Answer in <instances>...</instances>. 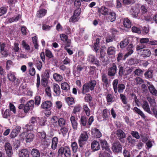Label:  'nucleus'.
<instances>
[{
  "mask_svg": "<svg viewBox=\"0 0 157 157\" xmlns=\"http://www.w3.org/2000/svg\"><path fill=\"white\" fill-rule=\"evenodd\" d=\"M123 24L124 27L127 28H130L131 26V22L127 18H125L124 19Z\"/></svg>",
  "mask_w": 157,
  "mask_h": 157,
  "instance_id": "27",
  "label": "nucleus"
},
{
  "mask_svg": "<svg viewBox=\"0 0 157 157\" xmlns=\"http://www.w3.org/2000/svg\"><path fill=\"white\" fill-rule=\"evenodd\" d=\"M31 154L33 157H39L40 153L37 149H33L31 151Z\"/></svg>",
  "mask_w": 157,
  "mask_h": 157,
  "instance_id": "38",
  "label": "nucleus"
},
{
  "mask_svg": "<svg viewBox=\"0 0 157 157\" xmlns=\"http://www.w3.org/2000/svg\"><path fill=\"white\" fill-rule=\"evenodd\" d=\"M79 19L78 16H76L73 14L70 19V21L75 22L78 21Z\"/></svg>",
  "mask_w": 157,
  "mask_h": 157,
  "instance_id": "56",
  "label": "nucleus"
},
{
  "mask_svg": "<svg viewBox=\"0 0 157 157\" xmlns=\"http://www.w3.org/2000/svg\"><path fill=\"white\" fill-rule=\"evenodd\" d=\"M101 40V37L98 38L96 39V42L94 44V48L95 52H98L99 48V44L100 43V40Z\"/></svg>",
  "mask_w": 157,
  "mask_h": 157,
  "instance_id": "28",
  "label": "nucleus"
},
{
  "mask_svg": "<svg viewBox=\"0 0 157 157\" xmlns=\"http://www.w3.org/2000/svg\"><path fill=\"white\" fill-rule=\"evenodd\" d=\"M61 128L60 129V131L63 136H64L67 133L68 129L67 128L65 127V126L61 127Z\"/></svg>",
  "mask_w": 157,
  "mask_h": 157,
  "instance_id": "60",
  "label": "nucleus"
},
{
  "mask_svg": "<svg viewBox=\"0 0 157 157\" xmlns=\"http://www.w3.org/2000/svg\"><path fill=\"white\" fill-rule=\"evenodd\" d=\"M80 106L79 105L75 106L73 109V113L74 114H76L77 113L79 112L80 111Z\"/></svg>",
  "mask_w": 157,
  "mask_h": 157,
  "instance_id": "62",
  "label": "nucleus"
},
{
  "mask_svg": "<svg viewBox=\"0 0 157 157\" xmlns=\"http://www.w3.org/2000/svg\"><path fill=\"white\" fill-rule=\"evenodd\" d=\"M101 80L103 82L105 83L107 86L108 83V80L107 75L104 73L102 74Z\"/></svg>",
  "mask_w": 157,
  "mask_h": 157,
  "instance_id": "42",
  "label": "nucleus"
},
{
  "mask_svg": "<svg viewBox=\"0 0 157 157\" xmlns=\"http://www.w3.org/2000/svg\"><path fill=\"white\" fill-rule=\"evenodd\" d=\"M53 89L54 92L57 95H59L60 94V87L57 84L55 83L53 84Z\"/></svg>",
  "mask_w": 157,
  "mask_h": 157,
  "instance_id": "26",
  "label": "nucleus"
},
{
  "mask_svg": "<svg viewBox=\"0 0 157 157\" xmlns=\"http://www.w3.org/2000/svg\"><path fill=\"white\" fill-rule=\"evenodd\" d=\"M119 82L118 79L113 80L112 82L113 89L115 93H117V91L119 93H122L125 89V85L123 84H120L118 85Z\"/></svg>",
  "mask_w": 157,
  "mask_h": 157,
  "instance_id": "2",
  "label": "nucleus"
},
{
  "mask_svg": "<svg viewBox=\"0 0 157 157\" xmlns=\"http://www.w3.org/2000/svg\"><path fill=\"white\" fill-rule=\"evenodd\" d=\"M115 53V48L113 46L109 47L107 49V53L109 55H113Z\"/></svg>",
  "mask_w": 157,
  "mask_h": 157,
  "instance_id": "33",
  "label": "nucleus"
},
{
  "mask_svg": "<svg viewBox=\"0 0 157 157\" xmlns=\"http://www.w3.org/2000/svg\"><path fill=\"white\" fill-rule=\"evenodd\" d=\"M150 92L153 95H157V90L155 89L153 86H148V87Z\"/></svg>",
  "mask_w": 157,
  "mask_h": 157,
  "instance_id": "37",
  "label": "nucleus"
},
{
  "mask_svg": "<svg viewBox=\"0 0 157 157\" xmlns=\"http://www.w3.org/2000/svg\"><path fill=\"white\" fill-rule=\"evenodd\" d=\"M133 45L132 44H130L127 48V52L124 56V59H125L128 56L131 55L133 52V50L132 49Z\"/></svg>",
  "mask_w": 157,
  "mask_h": 157,
  "instance_id": "14",
  "label": "nucleus"
},
{
  "mask_svg": "<svg viewBox=\"0 0 157 157\" xmlns=\"http://www.w3.org/2000/svg\"><path fill=\"white\" fill-rule=\"evenodd\" d=\"M58 154L59 156L64 155L66 157H71V155L70 147L67 146L61 147L58 151Z\"/></svg>",
  "mask_w": 157,
  "mask_h": 157,
  "instance_id": "3",
  "label": "nucleus"
},
{
  "mask_svg": "<svg viewBox=\"0 0 157 157\" xmlns=\"http://www.w3.org/2000/svg\"><path fill=\"white\" fill-rule=\"evenodd\" d=\"M102 114L104 120H107L108 119L109 115V111L107 109H105L103 110Z\"/></svg>",
  "mask_w": 157,
  "mask_h": 157,
  "instance_id": "29",
  "label": "nucleus"
},
{
  "mask_svg": "<svg viewBox=\"0 0 157 157\" xmlns=\"http://www.w3.org/2000/svg\"><path fill=\"white\" fill-rule=\"evenodd\" d=\"M2 117L4 118H7L10 116V111L9 109H6L3 113H2Z\"/></svg>",
  "mask_w": 157,
  "mask_h": 157,
  "instance_id": "46",
  "label": "nucleus"
},
{
  "mask_svg": "<svg viewBox=\"0 0 157 157\" xmlns=\"http://www.w3.org/2000/svg\"><path fill=\"white\" fill-rule=\"evenodd\" d=\"M77 119L75 118L74 116L71 115L70 118V120L74 129H76L78 125Z\"/></svg>",
  "mask_w": 157,
  "mask_h": 157,
  "instance_id": "16",
  "label": "nucleus"
},
{
  "mask_svg": "<svg viewBox=\"0 0 157 157\" xmlns=\"http://www.w3.org/2000/svg\"><path fill=\"white\" fill-rule=\"evenodd\" d=\"M96 84V82L94 80H92L89 82L85 83L82 86V93L85 94L88 92L90 90H93Z\"/></svg>",
  "mask_w": 157,
  "mask_h": 157,
  "instance_id": "1",
  "label": "nucleus"
},
{
  "mask_svg": "<svg viewBox=\"0 0 157 157\" xmlns=\"http://www.w3.org/2000/svg\"><path fill=\"white\" fill-rule=\"evenodd\" d=\"M135 80L136 85H140L144 82V80L139 77L136 78Z\"/></svg>",
  "mask_w": 157,
  "mask_h": 157,
  "instance_id": "50",
  "label": "nucleus"
},
{
  "mask_svg": "<svg viewBox=\"0 0 157 157\" xmlns=\"http://www.w3.org/2000/svg\"><path fill=\"white\" fill-rule=\"evenodd\" d=\"M106 98L108 102H112L114 101V97L113 94H107Z\"/></svg>",
  "mask_w": 157,
  "mask_h": 157,
  "instance_id": "36",
  "label": "nucleus"
},
{
  "mask_svg": "<svg viewBox=\"0 0 157 157\" xmlns=\"http://www.w3.org/2000/svg\"><path fill=\"white\" fill-rule=\"evenodd\" d=\"M9 107L10 110L12 111L14 114L16 113V108L13 104L10 103L9 104Z\"/></svg>",
  "mask_w": 157,
  "mask_h": 157,
  "instance_id": "61",
  "label": "nucleus"
},
{
  "mask_svg": "<svg viewBox=\"0 0 157 157\" xmlns=\"http://www.w3.org/2000/svg\"><path fill=\"white\" fill-rule=\"evenodd\" d=\"M129 41L128 39L126 38L123 41H121L120 44V47L123 48L125 47L128 44Z\"/></svg>",
  "mask_w": 157,
  "mask_h": 157,
  "instance_id": "34",
  "label": "nucleus"
},
{
  "mask_svg": "<svg viewBox=\"0 0 157 157\" xmlns=\"http://www.w3.org/2000/svg\"><path fill=\"white\" fill-rule=\"evenodd\" d=\"M147 100L151 105H155L156 104L155 100L151 97H147Z\"/></svg>",
  "mask_w": 157,
  "mask_h": 157,
  "instance_id": "51",
  "label": "nucleus"
},
{
  "mask_svg": "<svg viewBox=\"0 0 157 157\" xmlns=\"http://www.w3.org/2000/svg\"><path fill=\"white\" fill-rule=\"evenodd\" d=\"M21 15L19 14L17 16H14L10 18L8 20V21L10 23L15 21H17L21 18Z\"/></svg>",
  "mask_w": 157,
  "mask_h": 157,
  "instance_id": "30",
  "label": "nucleus"
},
{
  "mask_svg": "<svg viewBox=\"0 0 157 157\" xmlns=\"http://www.w3.org/2000/svg\"><path fill=\"white\" fill-rule=\"evenodd\" d=\"M141 55L144 57H147L150 56L151 52L149 49H144L140 51Z\"/></svg>",
  "mask_w": 157,
  "mask_h": 157,
  "instance_id": "15",
  "label": "nucleus"
},
{
  "mask_svg": "<svg viewBox=\"0 0 157 157\" xmlns=\"http://www.w3.org/2000/svg\"><path fill=\"white\" fill-rule=\"evenodd\" d=\"M152 71H148L144 74L145 77L147 78H151L153 77Z\"/></svg>",
  "mask_w": 157,
  "mask_h": 157,
  "instance_id": "45",
  "label": "nucleus"
},
{
  "mask_svg": "<svg viewBox=\"0 0 157 157\" xmlns=\"http://www.w3.org/2000/svg\"><path fill=\"white\" fill-rule=\"evenodd\" d=\"M47 12V10L41 9L38 10L36 13V16L39 18H40L44 16Z\"/></svg>",
  "mask_w": 157,
  "mask_h": 157,
  "instance_id": "18",
  "label": "nucleus"
},
{
  "mask_svg": "<svg viewBox=\"0 0 157 157\" xmlns=\"http://www.w3.org/2000/svg\"><path fill=\"white\" fill-rule=\"evenodd\" d=\"M58 142V138L56 137H54L52 139L51 148L53 150H55L57 146Z\"/></svg>",
  "mask_w": 157,
  "mask_h": 157,
  "instance_id": "25",
  "label": "nucleus"
},
{
  "mask_svg": "<svg viewBox=\"0 0 157 157\" xmlns=\"http://www.w3.org/2000/svg\"><path fill=\"white\" fill-rule=\"evenodd\" d=\"M134 109L137 113L139 114L143 118L145 119L146 118V116L144 114L140 109L136 107H135L134 108Z\"/></svg>",
  "mask_w": 157,
  "mask_h": 157,
  "instance_id": "35",
  "label": "nucleus"
},
{
  "mask_svg": "<svg viewBox=\"0 0 157 157\" xmlns=\"http://www.w3.org/2000/svg\"><path fill=\"white\" fill-rule=\"evenodd\" d=\"M83 110L86 114L88 116H89L91 112L90 110L88 108L87 105H83Z\"/></svg>",
  "mask_w": 157,
  "mask_h": 157,
  "instance_id": "41",
  "label": "nucleus"
},
{
  "mask_svg": "<svg viewBox=\"0 0 157 157\" xmlns=\"http://www.w3.org/2000/svg\"><path fill=\"white\" fill-rule=\"evenodd\" d=\"M92 134L94 136L98 138H100L101 136V133L99 129L96 128L92 129Z\"/></svg>",
  "mask_w": 157,
  "mask_h": 157,
  "instance_id": "19",
  "label": "nucleus"
},
{
  "mask_svg": "<svg viewBox=\"0 0 157 157\" xmlns=\"http://www.w3.org/2000/svg\"><path fill=\"white\" fill-rule=\"evenodd\" d=\"M34 128V127L29 123L28 124L25 125L23 128L26 131H29L32 130Z\"/></svg>",
  "mask_w": 157,
  "mask_h": 157,
  "instance_id": "44",
  "label": "nucleus"
},
{
  "mask_svg": "<svg viewBox=\"0 0 157 157\" xmlns=\"http://www.w3.org/2000/svg\"><path fill=\"white\" fill-rule=\"evenodd\" d=\"M45 55L46 56L49 58H52L53 57L52 52L48 49L46 50L45 51Z\"/></svg>",
  "mask_w": 157,
  "mask_h": 157,
  "instance_id": "63",
  "label": "nucleus"
},
{
  "mask_svg": "<svg viewBox=\"0 0 157 157\" xmlns=\"http://www.w3.org/2000/svg\"><path fill=\"white\" fill-rule=\"evenodd\" d=\"M108 16L106 17V19L108 21L113 22L114 21L116 18V15L113 11L109 12Z\"/></svg>",
  "mask_w": 157,
  "mask_h": 157,
  "instance_id": "10",
  "label": "nucleus"
},
{
  "mask_svg": "<svg viewBox=\"0 0 157 157\" xmlns=\"http://www.w3.org/2000/svg\"><path fill=\"white\" fill-rule=\"evenodd\" d=\"M66 101L69 105H72L74 103V100L72 97H67L66 99Z\"/></svg>",
  "mask_w": 157,
  "mask_h": 157,
  "instance_id": "48",
  "label": "nucleus"
},
{
  "mask_svg": "<svg viewBox=\"0 0 157 157\" xmlns=\"http://www.w3.org/2000/svg\"><path fill=\"white\" fill-rule=\"evenodd\" d=\"M141 105L142 107L145 111L149 114L151 113V111L150 109V106L146 101L143 100Z\"/></svg>",
  "mask_w": 157,
  "mask_h": 157,
  "instance_id": "8",
  "label": "nucleus"
},
{
  "mask_svg": "<svg viewBox=\"0 0 157 157\" xmlns=\"http://www.w3.org/2000/svg\"><path fill=\"white\" fill-rule=\"evenodd\" d=\"M112 151L114 152H119L122 150V147L120 143L118 141L115 142L112 145Z\"/></svg>",
  "mask_w": 157,
  "mask_h": 157,
  "instance_id": "5",
  "label": "nucleus"
},
{
  "mask_svg": "<svg viewBox=\"0 0 157 157\" xmlns=\"http://www.w3.org/2000/svg\"><path fill=\"white\" fill-rule=\"evenodd\" d=\"M7 77L11 81H18V79L16 78L14 74L12 72H10L7 75Z\"/></svg>",
  "mask_w": 157,
  "mask_h": 157,
  "instance_id": "39",
  "label": "nucleus"
},
{
  "mask_svg": "<svg viewBox=\"0 0 157 157\" xmlns=\"http://www.w3.org/2000/svg\"><path fill=\"white\" fill-rule=\"evenodd\" d=\"M34 102L33 100H30L26 104L31 109H33V107Z\"/></svg>",
  "mask_w": 157,
  "mask_h": 157,
  "instance_id": "57",
  "label": "nucleus"
},
{
  "mask_svg": "<svg viewBox=\"0 0 157 157\" xmlns=\"http://www.w3.org/2000/svg\"><path fill=\"white\" fill-rule=\"evenodd\" d=\"M88 138V135L86 132L83 131L81 133L78 140V144L80 147H83Z\"/></svg>",
  "mask_w": 157,
  "mask_h": 157,
  "instance_id": "4",
  "label": "nucleus"
},
{
  "mask_svg": "<svg viewBox=\"0 0 157 157\" xmlns=\"http://www.w3.org/2000/svg\"><path fill=\"white\" fill-rule=\"evenodd\" d=\"M53 77L54 79L57 82H60L63 79L62 76L56 73L53 75Z\"/></svg>",
  "mask_w": 157,
  "mask_h": 157,
  "instance_id": "32",
  "label": "nucleus"
},
{
  "mask_svg": "<svg viewBox=\"0 0 157 157\" xmlns=\"http://www.w3.org/2000/svg\"><path fill=\"white\" fill-rule=\"evenodd\" d=\"M117 71V67L114 63H113L111 67L109 68L108 70V75L110 76L115 75Z\"/></svg>",
  "mask_w": 157,
  "mask_h": 157,
  "instance_id": "6",
  "label": "nucleus"
},
{
  "mask_svg": "<svg viewBox=\"0 0 157 157\" xmlns=\"http://www.w3.org/2000/svg\"><path fill=\"white\" fill-rule=\"evenodd\" d=\"M98 12L100 14L105 16L107 15L109 13L108 9L105 6H101L99 8Z\"/></svg>",
  "mask_w": 157,
  "mask_h": 157,
  "instance_id": "12",
  "label": "nucleus"
},
{
  "mask_svg": "<svg viewBox=\"0 0 157 157\" xmlns=\"http://www.w3.org/2000/svg\"><path fill=\"white\" fill-rule=\"evenodd\" d=\"M7 11V9L5 7H2L0 8V16L5 14Z\"/></svg>",
  "mask_w": 157,
  "mask_h": 157,
  "instance_id": "55",
  "label": "nucleus"
},
{
  "mask_svg": "<svg viewBox=\"0 0 157 157\" xmlns=\"http://www.w3.org/2000/svg\"><path fill=\"white\" fill-rule=\"evenodd\" d=\"M32 39L35 48L37 49L38 47V45L37 43V39L36 36H35L32 37Z\"/></svg>",
  "mask_w": 157,
  "mask_h": 157,
  "instance_id": "54",
  "label": "nucleus"
},
{
  "mask_svg": "<svg viewBox=\"0 0 157 157\" xmlns=\"http://www.w3.org/2000/svg\"><path fill=\"white\" fill-rule=\"evenodd\" d=\"M5 44L4 43H0V53L2 57H6L9 55L8 50L5 49Z\"/></svg>",
  "mask_w": 157,
  "mask_h": 157,
  "instance_id": "9",
  "label": "nucleus"
},
{
  "mask_svg": "<svg viewBox=\"0 0 157 157\" xmlns=\"http://www.w3.org/2000/svg\"><path fill=\"white\" fill-rule=\"evenodd\" d=\"M47 120L45 117H42L39 119L38 122L40 125L41 126H44L45 124V122Z\"/></svg>",
  "mask_w": 157,
  "mask_h": 157,
  "instance_id": "49",
  "label": "nucleus"
},
{
  "mask_svg": "<svg viewBox=\"0 0 157 157\" xmlns=\"http://www.w3.org/2000/svg\"><path fill=\"white\" fill-rule=\"evenodd\" d=\"M66 124V121L64 119L61 118L58 120V124L60 127L65 126Z\"/></svg>",
  "mask_w": 157,
  "mask_h": 157,
  "instance_id": "31",
  "label": "nucleus"
},
{
  "mask_svg": "<svg viewBox=\"0 0 157 157\" xmlns=\"http://www.w3.org/2000/svg\"><path fill=\"white\" fill-rule=\"evenodd\" d=\"M36 117H33L31 118V119L29 122L34 127L35 124L36 123Z\"/></svg>",
  "mask_w": 157,
  "mask_h": 157,
  "instance_id": "58",
  "label": "nucleus"
},
{
  "mask_svg": "<svg viewBox=\"0 0 157 157\" xmlns=\"http://www.w3.org/2000/svg\"><path fill=\"white\" fill-rule=\"evenodd\" d=\"M71 147L74 152H75L77 151L78 148V146L76 142H73L72 143Z\"/></svg>",
  "mask_w": 157,
  "mask_h": 157,
  "instance_id": "52",
  "label": "nucleus"
},
{
  "mask_svg": "<svg viewBox=\"0 0 157 157\" xmlns=\"http://www.w3.org/2000/svg\"><path fill=\"white\" fill-rule=\"evenodd\" d=\"M35 63L36 65L37 69L39 71H40L42 67V63L41 61L39 60H36L35 61Z\"/></svg>",
  "mask_w": 157,
  "mask_h": 157,
  "instance_id": "43",
  "label": "nucleus"
},
{
  "mask_svg": "<svg viewBox=\"0 0 157 157\" xmlns=\"http://www.w3.org/2000/svg\"><path fill=\"white\" fill-rule=\"evenodd\" d=\"M112 152L110 149L109 151H106L100 153L99 154V157H111Z\"/></svg>",
  "mask_w": 157,
  "mask_h": 157,
  "instance_id": "20",
  "label": "nucleus"
},
{
  "mask_svg": "<svg viewBox=\"0 0 157 157\" xmlns=\"http://www.w3.org/2000/svg\"><path fill=\"white\" fill-rule=\"evenodd\" d=\"M5 149L7 156L11 157L13 154L12 147L10 143L7 142L4 145Z\"/></svg>",
  "mask_w": 157,
  "mask_h": 157,
  "instance_id": "7",
  "label": "nucleus"
},
{
  "mask_svg": "<svg viewBox=\"0 0 157 157\" xmlns=\"http://www.w3.org/2000/svg\"><path fill=\"white\" fill-rule=\"evenodd\" d=\"M131 9L133 12L132 13V15L134 16V17H136L139 12V10L137 8L134 7H132Z\"/></svg>",
  "mask_w": 157,
  "mask_h": 157,
  "instance_id": "47",
  "label": "nucleus"
},
{
  "mask_svg": "<svg viewBox=\"0 0 157 157\" xmlns=\"http://www.w3.org/2000/svg\"><path fill=\"white\" fill-rule=\"evenodd\" d=\"M29 153L26 149H23L19 152V155L20 157H28Z\"/></svg>",
  "mask_w": 157,
  "mask_h": 157,
  "instance_id": "23",
  "label": "nucleus"
},
{
  "mask_svg": "<svg viewBox=\"0 0 157 157\" xmlns=\"http://www.w3.org/2000/svg\"><path fill=\"white\" fill-rule=\"evenodd\" d=\"M80 121L82 124L83 126H85L86 125L87 123V119L86 117L84 116H82L81 117Z\"/></svg>",
  "mask_w": 157,
  "mask_h": 157,
  "instance_id": "59",
  "label": "nucleus"
},
{
  "mask_svg": "<svg viewBox=\"0 0 157 157\" xmlns=\"http://www.w3.org/2000/svg\"><path fill=\"white\" fill-rule=\"evenodd\" d=\"M22 45L23 48L25 49L28 50L30 49L29 46L28 44H27L24 40H23L22 41Z\"/></svg>",
  "mask_w": 157,
  "mask_h": 157,
  "instance_id": "64",
  "label": "nucleus"
},
{
  "mask_svg": "<svg viewBox=\"0 0 157 157\" xmlns=\"http://www.w3.org/2000/svg\"><path fill=\"white\" fill-rule=\"evenodd\" d=\"M61 88L63 90L68 91L70 89V87L67 83L64 82L61 84Z\"/></svg>",
  "mask_w": 157,
  "mask_h": 157,
  "instance_id": "40",
  "label": "nucleus"
},
{
  "mask_svg": "<svg viewBox=\"0 0 157 157\" xmlns=\"http://www.w3.org/2000/svg\"><path fill=\"white\" fill-rule=\"evenodd\" d=\"M52 105V103L50 101H45L41 105V108L44 109L50 108Z\"/></svg>",
  "mask_w": 157,
  "mask_h": 157,
  "instance_id": "24",
  "label": "nucleus"
},
{
  "mask_svg": "<svg viewBox=\"0 0 157 157\" xmlns=\"http://www.w3.org/2000/svg\"><path fill=\"white\" fill-rule=\"evenodd\" d=\"M100 143L102 149L109 151L110 148L108 146L107 141L105 140H100Z\"/></svg>",
  "mask_w": 157,
  "mask_h": 157,
  "instance_id": "17",
  "label": "nucleus"
},
{
  "mask_svg": "<svg viewBox=\"0 0 157 157\" xmlns=\"http://www.w3.org/2000/svg\"><path fill=\"white\" fill-rule=\"evenodd\" d=\"M116 135L119 140L121 141L122 140L126 137V135L125 133L122 130L120 129L117 130Z\"/></svg>",
  "mask_w": 157,
  "mask_h": 157,
  "instance_id": "13",
  "label": "nucleus"
},
{
  "mask_svg": "<svg viewBox=\"0 0 157 157\" xmlns=\"http://www.w3.org/2000/svg\"><path fill=\"white\" fill-rule=\"evenodd\" d=\"M35 135L32 133L27 134L25 138V141L27 143H30L33 141Z\"/></svg>",
  "mask_w": 157,
  "mask_h": 157,
  "instance_id": "21",
  "label": "nucleus"
},
{
  "mask_svg": "<svg viewBox=\"0 0 157 157\" xmlns=\"http://www.w3.org/2000/svg\"><path fill=\"white\" fill-rule=\"evenodd\" d=\"M120 98L122 100V102L124 104H126L127 103V99L125 96L123 94H120Z\"/></svg>",
  "mask_w": 157,
  "mask_h": 157,
  "instance_id": "53",
  "label": "nucleus"
},
{
  "mask_svg": "<svg viewBox=\"0 0 157 157\" xmlns=\"http://www.w3.org/2000/svg\"><path fill=\"white\" fill-rule=\"evenodd\" d=\"M88 60L90 62L95 64L97 66H100V63L98 60L96 59L94 56L92 55H89L88 57Z\"/></svg>",
  "mask_w": 157,
  "mask_h": 157,
  "instance_id": "11",
  "label": "nucleus"
},
{
  "mask_svg": "<svg viewBox=\"0 0 157 157\" xmlns=\"http://www.w3.org/2000/svg\"><path fill=\"white\" fill-rule=\"evenodd\" d=\"M91 148L94 151L98 150L100 148V145L98 142L94 140L91 143Z\"/></svg>",
  "mask_w": 157,
  "mask_h": 157,
  "instance_id": "22",
  "label": "nucleus"
}]
</instances>
